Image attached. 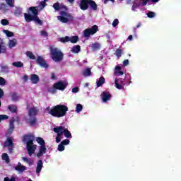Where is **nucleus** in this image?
<instances>
[{
	"label": "nucleus",
	"instance_id": "0e129e2a",
	"mask_svg": "<svg viewBox=\"0 0 181 181\" xmlns=\"http://www.w3.org/2000/svg\"><path fill=\"white\" fill-rule=\"evenodd\" d=\"M4 95V90H2V88H0V98H2Z\"/></svg>",
	"mask_w": 181,
	"mask_h": 181
},
{
	"label": "nucleus",
	"instance_id": "aec40b11",
	"mask_svg": "<svg viewBox=\"0 0 181 181\" xmlns=\"http://www.w3.org/2000/svg\"><path fill=\"white\" fill-rule=\"evenodd\" d=\"M8 110L10 112H12V114H15L18 112V106L16 105H10L8 106Z\"/></svg>",
	"mask_w": 181,
	"mask_h": 181
},
{
	"label": "nucleus",
	"instance_id": "bf43d9fd",
	"mask_svg": "<svg viewBox=\"0 0 181 181\" xmlns=\"http://www.w3.org/2000/svg\"><path fill=\"white\" fill-rule=\"evenodd\" d=\"M22 159L23 160H24V162L30 164V160H29V158H28L27 157H23Z\"/></svg>",
	"mask_w": 181,
	"mask_h": 181
},
{
	"label": "nucleus",
	"instance_id": "f704fd0d",
	"mask_svg": "<svg viewBox=\"0 0 181 181\" xmlns=\"http://www.w3.org/2000/svg\"><path fill=\"white\" fill-rule=\"evenodd\" d=\"M64 135L65 138H73V136H71V133L67 129H65L64 130Z\"/></svg>",
	"mask_w": 181,
	"mask_h": 181
},
{
	"label": "nucleus",
	"instance_id": "473e14b6",
	"mask_svg": "<svg viewBox=\"0 0 181 181\" xmlns=\"http://www.w3.org/2000/svg\"><path fill=\"white\" fill-rule=\"evenodd\" d=\"M14 15L19 17L22 15V8H16L14 11Z\"/></svg>",
	"mask_w": 181,
	"mask_h": 181
},
{
	"label": "nucleus",
	"instance_id": "4468645a",
	"mask_svg": "<svg viewBox=\"0 0 181 181\" xmlns=\"http://www.w3.org/2000/svg\"><path fill=\"white\" fill-rule=\"evenodd\" d=\"M4 146L5 148L12 147L13 148V140H12L11 137H8L6 141L4 144Z\"/></svg>",
	"mask_w": 181,
	"mask_h": 181
},
{
	"label": "nucleus",
	"instance_id": "e433bc0d",
	"mask_svg": "<svg viewBox=\"0 0 181 181\" xmlns=\"http://www.w3.org/2000/svg\"><path fill=\"white\" fill-rule=\"evenodd\" d=\"M115 56L117 59H119L121 56H122V49H117L115 51Z\"/></svg>",
	"mask_w": 181,
	"mask_h": 181
},
{
	"label": "nucleus",
	"instance_id": "4d7b16f0",
	"mask_svg": "<svg viewBox=\"0 0 181 181\" xmlns=\"http://www.w3.org/2000/svg\"><path fill=\"white\" fill-rule=\"evenodd\" d=\"M118 23H119V21H118V19H115L113 23H112V26L113 28H116L118 25Z\"/></svg>",
	"mask_w": 181,
	"mask_h": 181
},
{
	"label": "nucleus",
	"instance_id": "5fc2aeb1",
	"mask_svg": "<svg viewBox=\"0 0 181 181\" xmlns=\"http://www.w3.org/2000/svg\"><path fill=\"white\" fill-rule=\"evenodd\" d=\"M40 34L41 36H43L44 37H47V36H49V33H47L46 30H41Z\"/></svg>",
	"mask_w": 181,
	"mask_h": 181
},
{
	"label": "nucleus",
	"instance_id": "052dcab7",
	"mask_svg": "<svg viewBox=\"0 0 181 181\" xmlns=\"http://www.w3.org/2000/svg\"><path fill=\"white\" fill-rule=\"evenodd\" d=\"M121 70H122V68H121L119 65L115 66V73H117V71H121Z\"/></svg>",
	"mask_w": 181,
	"mask_h": 181
},
{
	"label": "nucleus",
	"instance_id": "13d9d810",
	"mask_svg": "<svg viewBox=\"0 0 181 181\" xmlns=\"http://www.w3.org/2000/svg\"><path fill=\"white\" fill-rule=\"evenodd\" d=\"M128 64H129V60L125 59V60L123 61V65H124V66H128Z\"/></svg>",
	"mask_w": 181,
	"mask_h": 181
},
{
	"label": "nucleus",
	"instance_id": "cd10ccee",
	"mask_svg": "<svg viewBox=\"0 0 181 181\" xmlns=\"http://www.w3.org/2000/svg\"><path fill=\"white\" fill-rule=\"evenodd\" d=\"M1 73H9V66L8 65H1Z\"/></svg>",
	"mask_w": 181,
	"mask_h": 181
},
{
	"label": "nucleus",
	"instance_id": "6e6d98bb",
	"mask_svg": "<svg viewBox=\"0 0 181 181\" xmlns=\"http://www.w3.org/2000/svg\"><path fill=\"white\" fill-rule=\"evenodd\" d=\"M62 144L64 145H69L70 144V140L66 139L64 140H62L61 142Z\"/></svg>",
	"mask_w": 181,
	"mask_h": 181
},
{
	"label": "nucleus",
	"instance_id": "3c124183",
	"mask_svg": "<svg viewBox=\"0 0 181 181\" xmlns=\"http://www.w3.org/2000/svg\"><path fill=\"white\" fill-rule=\"evenodd\" d=\"M9 117L6 115H0V122L1 121H4V119H8Z\"/></svg>",
	"mask_w": 181,
	"mask_h": 181
},
{
	"label": "nucleus",
	"instance_id": "09e8293b",
	"mask_svg": "<svg viewBox=\"0 0 181 181\" xmlns=\"http://www.w3.org/2000/svg\"><path fill=\"white\" fill-rule=\"evenodd\" d=\"M1 23L3 26H7V25H9V21L6 19H2L1 21Z\"/></svg>",
	"mask_w": 181,
	"mask_h": 181
},
{
	"label": "nucleus",
	"instance_id": "393cba45",
	"mask_svg": "<svg viewBox=\"0 0 181 181\" xmlns=\"http://www.w3.org/2000/svg\"><path fill=\"white\" fill-rule=\"evenodd\" d=\"M88 5H90L93 11H97V3H95V1H94L93 0H89Z\"/></svg>",
	"mask_w": 181,
	"mask_h": 181
},
{
	"label": "nucleus",
	"instance_id": "4c0bfd02",
	"mask_svg": "<svg viewBox=\"0 0 181 181\" xmlns=\"http://www.w3.org/2000/svg\"><path fill=\"white\" fill-rule=\"evenodd\" d=\"M16 40H10L8 42V47H10V49H12V47H15V46H16Z\"/></svg>",
	"mask_w": 181,
	"mask_h": 181
},
{
	"label": "nucleus",
	"instance_id": "37998d69",
	"mask_svg": "<svg viewBox=\"0 0 181 181\" xmlns=\"http://www.w3.org/2000/svg\"><path fill=\"white\" fill-rule=\"evenodd\" d=\"M0 10L4 11V12H6V11H8V6L4 3L0 4Z\"/></svg>",
	"mask_w": 181,
	"mask_h": 181
},
{
	"label": "nucleus",
	"instance_id": "680f3d73",
	"mask_svg": "<svg viewBox=\"0 0 181 181\" xmlns=\"http://www.w3.org/2000/svg\"><path fill=\"white\" fill-rule=\"evenodd\" d=\"M72 93H78V87H75L71 90Z\"/></svg>",
	"mask_w": 181,
	"mask_h": 181
},
{
	"label": "nucleus",
	"instance_id": "423d86ee",
	"mask_svg": "<svg viewBox=\"0 0 181 181\" xmlns=\"http://www.w3.org/2000/svg\"><path fill=\"white\" fill-rule=\"evenodd\" d=\"M97 32H98V26L95 25L92 28H86V30H83V37H90L91 35H95Z\"/></svg>",
	"mask_w": 181,
	"mask_h": 181
},
{
	"label": "nucleus",
	"instance_id": "1a4fd4ad",
	"mask_svg": "<svg viewBox=\"0 0 181 181\" xmlns=\"http://www.w3.org/2000/svg\"><path fill=\"white\" fill-rule=\"evenodd\" d=\"M115 84L116 86V88L118 90H124V86H125V79L122 78L115 79Z\"/></svg>",
	"mask_w": 181,
	"mask_h": 181
},
{
	"label": "nucleus",
	"instance_id": "49530a36",
	"mask_svg": "<svg viewBox=\"0 0 181 181\" xmlns=\"http://www.w3.org/2000/svg\"><path fill=\"white\" fill-rule=\"evenodd\" d=\"M52 6L55 11H60V4L59 2L54 4Z\"/></svg>",
	"mask_w": 181,
	"mask_h": 181
},
{
	"label": "nucleus",
	"instance_id": "412c9836",
	"mask_svg": "<svg viewBox=\"0 0 181 181\" xmlns=\"http://www.w3.org/2000/svg\"><path fill=\"white\" fill-rule=\"evenodd\" d=\"M64 129H66L64 128V127L63 126H59V127H57L53 129L54 132L55 133H60L62 132V134H64Z\"/></svg>",
	"mask_w": 181,
	"mask_h": 181
},
{
	"label": "nucleus",
	"instance_id": "ea45409f",
	"mask_svg": "<svg viewBox=\"0 0 181 181\" xmlns=\"http://www.w3.org/2000/svg\"><path fill=\"white\" fill-rule=\"evenodd\" d=\"M6 2L10 8H13V6H15V0H6Z\"/></svg>",
	"mask_w": 181,
	"mask_h": 181
},
{
	"label": "nucleus",
	"instance_id": "69168bd1",
	"mask_svg": "<svg viewBox=\"0 0 181 181\" xmlns=\"http://www.w3.org/2000/svg\"><path fill=\"white\" fill-rule=\"evenodd\" d=\"M55 141L57 144H59L62 141V139L57 136V137L55 138Z\"/></svg>",
	"mask_w": 181,
	"mask_h": 181
},
{
	"label": "nucleus",
	"instance_id": "774afa93",
	"mask_svg": "<svg viewBox=\"0 0 181 181\" xmlns=\"http://www.w3.org/2000/svg\"><path fill=\"white\" fill-rule=\"evenodd\" d=\"M8 153H13V147H8Z\"/></svg>",
	"mask_w": 181,
	"mask_h": 181
},
{
	"label": "nucleus",
	"instance_id": "20e7f679",
	"mask_svg": "<svg viewBox=\"0 0 181 181\" xmlns=\"http://www.w3.org/2000/svg\"><path fill=\"white\" fill-rule=\"evenodd\" d=\"M29 11H30V12H32L33 15L32 16L26 13H24V18L25 19V22H28V23L32 22L33 21H34L35 15H39V11H37L36 7H33V6L30 7Z\"/></svg>",
	"mask_w": 181,
	"mask_h": 181
},
{
	"label": "nucleus",
	"instance_id": "f8f14e48",
	"mask_svg": "<svg viewBox=\"0 0 181 181\" xmlns=\"http://www.w3.org/2000/svg\"><path fill=\"white\" fill-rule=\"evenodd\" d=\"M47 151V148H46V146H40L39 151L36 155L37 158H41V156H43V155L46 153Z\"/></svg>",
	"mask_w": 181,
	"mask_h": 181
},
{
	"label": "nucleus",
	"instance_id": "b1692460",
	"mask_svg": "<svg viewBox=\"0 0 181 181\" xmlns=\"http://www.w3.org/2000/svg\"><path fill=\"white\" fill-rule=\"evenodd\" d=\"M81 50V47H80V45H74L71 49V52L72 53H80Z\"/></svg>",
	"mask_w": 181,
	"mask_h": 181
},
{
	"label": "nucleus",
	"instance_id": "9b49d317",
	"mask_svg": "<svg viewBox=\"0 0 181 181\" xmlns=\"http://www.w3.org/2000/svg\"><path fill=\"white\" fill-rule=\"evenodd\" d=\"M89 0H81L79 3V8L82 11H87L88 9Z\"/></svg>",
	"mask_w": 181,
	"mask_h": 181
},
{
	"label": "nucleus",
	"instance_id": "58836bf2",
	"mask_svg": "<svg viewBox=\"0 0 181 181\" xmlns=\"http://www.w3.org/2000/svg\"><path fill=\"white\" fill-rule=\"evenodd\" d=\"M11 99L12 101H18L19 100V96L16 93H11Z\"/></svg>",
	"mask_w": 181,
	"mask_h": 181
},
{
	"label": "nucleus",
	"instance_id": "9d476101",
	"mask_svg": "<svg viewBox=\"0 0 181 181\" xmlns=\"http://www.w3.org/2000/svg\"><path fill=\"white\" fill-rule=\"evenodd\" d=\"M102 100L103 103H107L111 100L112 97L108 91H103L101 94Z\"/></svg>",
	"mask_w": 181,
	"mask_h": 181
},
{
	"label": "nucleus",
	"instance_id": "338daca9",
	"mask_svg": "<svg viewBox=\"0 0 181 181\" xmlns=\"http://www.w3.org/2000/svg\"><path fill=\"white\" fill-rule=\"evenodd\" d=\"M28 78H29V76H28V75H24L23 77V80H24V81H28Z\"/></svg>",
	"mask_w": 181,
	"mask_h": 181
},
{
	"label": "nucleus",
	"instance_id": "2f4dec72",
	"mask_svg": "<svg viewBox=\"0 0 181 181\" xmlns=\"http://www.w3.org/2000/svg\"><path fill=\"white\" fill-rule=\"evenodd\" d=\"M34 22H35V23L37 25H40V26H42V25H43V21H42V20L39 19V17L37 16V15H35V16L34 17Z\"/></svg>",
	"mask_w": 181,
	"mask_h": 181
},
{
	"label": "nucleus",
	"instance_id": "7c9ffc66",
	"mask_svg": "<svg viewBox=\"0 0 181 181\" xmlns=\"http://www.w3.org/2000/svg\"><path fill=\"white\" fill-rule=\"evenodd\" d=\"M58 21H60L62 23H67L69 22V18L63 16H59L58 17Z\"/></svg>",
	"mask_w": 181,
	"mask_h": 181
},
{
	"label": "nucleus",
	"instance_id": "7ed1b4c3",
	"mask_svg": "<svg viewBox=\"0 0 181 181\" xmlns=\"http://www.w3.org/2000/svg\"><path fill=\"white\" fill-rule=\"evenodd\" d=\"M38 112L39 110L35 107L29 109V119H28L27 122L29 124L30 127H35V125L37 124V117H36V115H37Z\"/></svg>",
	"mask_w": 181,
	"mask_h": 181
},
{
	"label": "nucleus",
	"instance_id": "4be33fe9",
	"mask_svg": "<svg viewBox=\"0 0 181 181\" xmlns=\"http://www.w3.org/2000/svg\"><path fill=\"white\" fill-rule=\"evenodd\" d=\"M83 76L84 77H88L91 76V68H86L83 71Z\"/></svg>",
	"mask_w": 181,
	"mask_h": 181
},
{
	"label": "nucleus",
	"instance_id": "f03ea898",
	"mask_svg": "<svg viewBox=\"0 0 181 181\" xmlns=\"http://www.w3.org/2000/svg\"><path fill=\"white\" fill-rule=\"evenodd\" d=\"M49 55L51 59L57 63L62 62L64 58V54L57 47H49Z\"/></svg>",
	"mask_w": 181,
	"mask_h": 181
},
{
	"label": "nucleus",
	"instance_id": "5701e85b",
	"mask_svg": "<svg viewBox=\"0 0 181 181\" xmlns=\"http://www.w3.org/2000/svg\"><path fill=\"white\" fill-rule=\"evenodd\" d=\"M105 83V78L104 76H101L99 78V80L96 82L97 87H101L103 84Z\"/></svg>",
	"mask_w": 181,
	"mask_h": 181
},
{
	"label": "nucleus",
	"instance_id": "a211bd4d",
	"mask_svg": "<svg viewBox=\"0 0 181 181\" xmlns=\"http://www.w3.org/2000/svg\"><path fill=\"white\" fill-rule=\"evenodd\" d=\"M37 146V145H34V146L26 147L29 156H32V155L35 153Z\"/></svg>",
	"mask_w": 181,
	"mask_h": 181
},
{
	"label": "nucleus",
	"instance_id": "0eeeda50",
	"mask_svg": "<svg viewBox=\"0 0 181 181\" xmlns=\"http://www.w3.org/2000/svg\"><path fill=\"white\" fill-rule=\"evenodd\" d=\"M33 139H34L33 136L25 134L23 137V142H26L27 141L26 147L35 146V145H33Z\"/></svg>",
	"mask_w": 181,
	"mask_h": 181
},
{
	"label": "nucleus",
	"instance_id": "a18cd8bd",
	"mask_svg": "<svg viewBox=\"0 0 181 181\" xmlns=\"http://www.w3.org/2000/svg\"><path fill=\"white\" fill-rule=\"evenodd\" d=\"M61 15H62V16H64V17L68 16L69 18H70L71 21H74V17H73L72 16L67 15V13L66 11H62Z\"/></svg>",
	"mask_w": 181,
	"mask_h": 181
},
{
	"label": "nucleus",
	"instance_id": "c85d7f7f",
	"mask_svg": "<svg viewBox=\"0 0 181 181\" xmlns=\"http://www.w3.org/2000/svg\"><path fill=\"white\" fill-rule=\"evenodd\" d=\"M1 158L3 160H5L6 163H9L11 162V160L9 159V156H8V153H4L1 156Z\"/></svg>",
	"mask_w": 181,
	"mask_h": 181
},
{
	"label": "nucleus",
	"instance_id": "6e6552de",
	"mask_svg": "<svg viewBox=\"0 0 181 181\" xmlns=\"http://www.w3.org/2000/svg\"><path fill=\"white\" fill-rule=\"evenodd\" d=\"M36 63L37 64L40 66V67H43L44 69H47V67H49V64H47V63L42 56H38L37 57Z\"/></svg>",
	"mask_w": 181,
	"mask_h": 181
},
{
	"label": "nucleus",
	"instance_id": "8fccbe9b",
	"mask_svg": "<svg viewBox=\"0 0 181 181\" xmlns=\"http://www.w3.org/2000/svg\"><path fill=\"white\" fill-rule=\"evenodd\" d=\"M140 5L139 4H137L136 2H134L133 3V5H132V11H135V10L137 8H139Z\"/></svg>",
	"mask_w": 181,
	"mask_h": 181
},
{
	"label": "nucleus",
	"instance_id": "f257e3e1",
	"mask_svg": "<svg viewBox=\"0 0 181 181\" xmlns=\"http://www.w3.org/2000/svg\"><path fill=\"white\" fill-rule=\"evenodd\" d=\"M45 111L49 113L52 117L56 118H62L66 117L67 115V111H69V107L64 105H57L52 108L49 106L46 107Z\"/></svg>",
	"mask_w": 181,
	"mask_h": 181
},
{
	"label": "nucleus",
	"instance_id": "f3484780",
	"mask_svg": "<svg viewBox=\"0 0 181 181\" xmlns=\"http://www.w3.org/2000/svg\"><path fill=\"white\" fill-rule=\"evenodd\" d=\"M43 168V160H39L37 164V168H36V173L39 175L40 172H42V168Z\"/></svg>",
	"mask_w": 181,
	"mask_h": 181
},
{
	"label": "nucleus",
	"instance_id": "e2e57ef3",
	"mask_svg": "<svg viewBox=\"0 0 181 181\" xmlns=\"http://www.w3.org/2000/svg\"><path fill=\"white\" fill-rule=\"evenodd\" d=\"M116 74H117V76H124V71H116Z\"/></svg>",
	"mask_w": 181,
	"mask_h": 181
},
{
	"label": "nucleus",
	"instance_id": "864d4df0",
	"mask_svg": "<svg viewBox=\"0 0 181 181\" xmlns=\"http://www.w3.org/2000/svg\"><path fill=\"white\" fill-rule=\"evenodd\" d=\"M6 84V81L5 78L0 77V86H5Z\"/></svg>",
	"mask_w": 181,
	"mask_h": 181
},
{
	"label": "nucleus",
	"instance_id": "c756f323",
	"mask_svg": "<svg viewBox=\"0 0 181 181\" xmlns=\"http://www.w3.org/2000/svg\"><path fill=\"white\" fill-rule=\"evenodd\" d=\"M12 66H14V67H17V69H21V67H23V62H20V61L13 62Z\"/></svg>",
	"mask_w": 181,
	"mask_h": 181
},
{
	"label": "nucleus",
	"instance_id": "72a5a7b5",
	"mask_svg": "<svg viewBox=\"0 0 181 181\" xmlns=\"http://www.w3.org/2000/svg\"><path fill=\"white\" fill-rule=\"evenodd\" d=\"M101 47V45L98 42H95L92 44L93 50H98Z\"/></svg>",
	"mask_w": 181,
	"mask_h": 181
},
{
	"label": "nucleus",
	"instance_id": "bb28decb",
	"mask_svg": "<svg viewBox=\"0 0 181 181\" xmlns=\"http://www.w3.org/2000/svg\"><path fill=\"white\" fill-rule=\"evenodd\" d=\"M36 141L37 142V144H39V145H40V146H46V143L45 142V140L42 137H37Z\"/></svg>",
	"mask_w": 181,
	"mask_h": 181
},
{
	"label": "nucleus",
	"instance_id": "39448f33",
	"mask_svg": "<svg viewBox=\"0 0 181 181\" xmlns=\"http://www.w3.org/2000/svg\"><path fill=\"white\" fill-rule=\"evenodd\" d=\"M67 86H69V83L67 82L64 81H58L53 85L54 89L52 90V93H56V90H59L60 91H64L66 88H67Z\"/></svg>",
	"mask_w": 181,
	"mask_h": 181
},
{
	"label": "nucleus",
	"instance_id": "2eb2a0df",
	"mask_svg": "<svg viewBox=\"0 0 181 181\" xmlns=\"http://www.w3.org/2000/svg\"><path fill=\"white\" fill-rule=\"evenodd\" d=\"M1 53H6V46H5L4 40L0 37V54Z\"/></svg>",
	"mask_w": 181,
	"mask_h": 181
},
{
	"label": "nucleus",
	"instance_id": "79ce46f5",
	"mask_svg": "<svg viewBox=\"0 0 181 181\" xmlns=\"http://www.w3.org/2000/svg\"><path fill=\"white\" fill-rule=\"evenodd\" d=\"M4 33L6 35V36H8V37H12L13 36H14L13 33L8 30H4Z\"/></svg>",
	"mask_w": 181,
	"mask_h": 181
},
{
	"label": "nucleus",
	"instance_id": "c9c22d12",
	"mask_svg": "<svg viewBox=\"0 0 181 181\" xmlns=\"http://www.w3.org/2000/svg\"><path fill=\"white\" fill-rule=\"evenodd\" d=\"M69 42H71V43H76L78 42V36L75 35L69 37Z\"/></svg>",
	"mask_w": 181,
	"mask_h": 181
},
{
	"label": "nucleus",
	"instance_id": "ddd939ff",
	"mask_svg": "<svg viewBox=\"0 0 181 181\" xmlns=\"http://www.w3.org/2000/svg\"><path fill=\"white\" fill-rule=\"evenodd\" d=\"M15 122V117H12V119L10 120V124L9 128L8 129V135H11L12 132H13V129H15V124H13Z\"/></svg>",
	"mask_w": 181,
	"mask_h": 181
},
{
	"label": "nucleus",
	"instance_id": "dca6fc26",
	"mask_svg": "<svg viewBox=\"0 0 181 181\" xmlns=\"http://www.w3.org/2000/svg\"><path fill=\"white\" fill-rule=\"evenodd\" d=\"M15 170H17V172H25L26 170V167L25 165H22V163L21 162H18L17 166L15 167Z\"/></svg>",
	"mask_w": 181,
	"mask_h": 181
},
{
	"label": "nucleus",
	"instance_id": "603ef678",
	"mask_svg": "<svg viewBox=\"0 0 181 181\" xmlns=\"http://www.w3.org/2000/svg\"><path fill=\"white\" fill-rule=\"evenodd\" d=\"M155 12L153 11H149L148 13H147L148 18H155Z\"/></svg>",
	"mask_w": 181,
	"mask_h": 181
},
{
	"label": "nucleus",
	"instance_id": "de8ad7c7",
	"mask_svg": "<svg viewBox=\"0 0 181 181\" xmlns=\"http://www.w3.org/2000/svg\"><path fill=\"white\" fill-rule=\"evenodd\" d=\"M64 149H65L64 146L62 143H60V144L58 145V151H59V152H63V151H64Z\"/></svg>",
	"mask_w": 181,
	"mask_h": 181
},
{
	"label": "nucleus",
	"instance_id": "c03bdc74",
	"mask_svg": "<svg viewBox=\"0 0 181 181\" xmlns=\"http://www.w3.org/2000/svg\"><path fill=\"white\" fill-rule=\"evenodd\" d=\"M83 111V105L81 104H77L76 107V112H81Z\"/></svg>",
	"mask_w": 181,
	"mask_h": 181
},
{
	"label": "nucleus",
	"instance_id": "6ab92c4d",
	"mask_svg": "<svg viewBox=\"0 0 181 181\" xmlns=\"http://www.w3.org/2000/svg\"><path fill=\"white\" fill-rule=\"evenodd\" d=\"M30 80L33 84H37V83H39L40 81L39 76L33 74L30 76Z\"/></svg>",
	"mask_w": 181,
	"mask_h": 181
},
{
	"label": "nucleus",
	"instance_id": "a19ab883",
	"mask_svg": "<svg viewBox=\"0 0 181 181\" xmlns=\"http://www.w3.org/2000/svg\"><path fill=\"white\" fill-rule=\"evenodd\" d=\"M60 42H62V43H67V42H70V37L66 36L64 37H61Z\"/></svg>",
	"mask_w": 181,
	"mask_h": 181
},
{
	"label": "nucleus",
	"instance_id": "a878e982",
	"mask_svg": "<svg viewBox=\"0 0 181 181\" xmlns=\"http://www.w3.org/2000/svg\"><path fill=\"white\" fill-rule=\"evenodd\" d=\"M25 54L27 57H28V59H30L31 60H36V57L35 56V54H33V52L27 51L25 52Z\"/></svg>",
	"mask_w": 181,
	"mask_h": 181
}]
</instances>
